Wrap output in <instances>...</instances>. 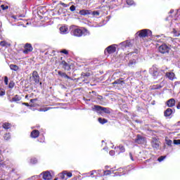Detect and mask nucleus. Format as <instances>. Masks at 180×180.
<instances>
[{
  "mask_svg": "<svg viewBox=\"0 0 180 180\" xmlns=\"http://www.w3.org/2000/svg\"><path fill=\"white\" fill-rule=\"evenodd\" d=\"M164 74H165V72H164V70H154L153 72V77L154 79H157V78H158V77H160V75H164Z\"/></svg>",
  "mask_w": 180,
  "mask_h": 180,
  "instance_id": "6",
  "label": "nucleus"
},
{
  "mask_svg": "<svg viewBox=\"0 0 180 180\" xmlns=\"http://www.w3.org/2000/svg\"><path fill=\"white\" fill-rule=\"evenodd\" d=\"M172 33L175 37H179L180 33L176 30L173 29Z\"/></svg>",
  "mask_w": 180,
  "mask_h": 180,
  "instance_id": "29",
  "label": "nucleus"
},
{
  "mask_svg": "<svg viewBox=\"0 0 180 180\" xmlns=\"http://www.w3.org/2000/svg\"><path fill=\"white\" fill-rule=\"evenodd\" d=\"M113 85H120V86H123V85H124V81L119 79H117L115 80L113 83H112Z\"/></svg>",
  "mask_w": 180,
  "mask_h": 180,
  "instance_id": "19",
  "label": "nucleus"
},
{
  "mask_svg": "<svg viewBox=\"0 0 180 180\" xmlns=\"http://www.w3.org/2000/svg\"><path fill=\"white\" fill-rule=\"evenodd\" d=\"M166 77H167V78H169V79L171 81H174L175 78V74L174 72H167Z\"/></svg>",
  "mask_w": 180,
  "mask_h": 180,
  "instance_id": "22",
  "label": "nucleus"
},
{
  "mask_svg": "<svg viewBox=\"0 0 180 180\" xmlns=\"http://www.w3.org/2000/svg\"><path fill=\"white\" fill-rule=\"evenodd\" d=\"M4 165V163H2L1 161H0V167H2Z\"/></svg>",
  "mask_w": 180,
  "mask_h": 180,
  "instance_id": "58",
  "label": "nucleus"
},
{
  "mask_svg": "<svg viewBox=\"0 0 180 180\" xmlns=\"http://www.w3.org/2000/svg\"><path fill=\"white\" fill-rule=\"evenodd\" d=\"M52 178H53V176H51V173H50V172L46 171L43 172V179L50 180Z\"/></svg>",
  "mask_w": 180,
  "mask_h": 180,
  "instance_id": "12",
  "label": "nucleus"
},
{
  "mask_svg": "<svg viewBox=\"0 0 180 180\" xmlns=\"http://www.w3.org/2000/svg\"><path fill=\"white\" fill-rule=\"evenodd\" d=\"M65 175L68 176V178H71V176H72V173L65 171Z\"/></svg>",
  "mask_w": 180,
  "mask_h": 180,
  "instance_id": "41",
  "label": "nucleus"
},
{
  "mask_svg": "<svg viewBox=\"0 0 180 180\" xmlns=\"http://www.w3.org/2000/svg\"><path fill=\"white\" fill-rule=\"evenodd\" d=\"M60 32L61 34H67L68 33V28L67 27H60Z\"/></svg>",
  "mask_w": 180,
  "mask_h": 180,
  "instance_id": "24",
  "label": "nucleus"
},
{
  "mask_svg": "<svg viewBox=\"0 0 180 180\" xmlns=\"http://www.w3.org/2000/svg\"><path fill=\"white\" fill-rule=\"evenodd\" d=\"M5 95V90L4 89H0V96H4Z\"/></svg>",
  "mask_w": 180,
  "mask_h": 180,
  "instance_id": "42",
  "label": "nucleus"
},
{
  "mask_svg": "<svg viewBox=\"0 0 180 180\" xmlns=\"http://www.w3.org/2000/svg\"><path fill=\"white\" fill-rule=\"evenodd\" d=\"M109 154H110V155H111L112 157L113 155H115V150H110L109 152Z\"/></svg>",
  "mask_w": 180,
  "mask_h": 180,
  "instance_id": "48",
  "label": "nucleus"
},
{
  "mask_svg": "<svg viewBox=\"0 0 180 180\" xmlns=\"http://www.w3.org/2000/svg\"><path fill=\"white\" fill-rule=\"evenodd\" d=\"M70 34L75 37H82V36H89L90 34L89 31H88V30L86 28L82 30L81 28L78 27L73 28L71 30Z\"/></svg>",
  "mask_w": 180,
  "mask_h": 180,
  "instance_id": "1",
  "label": "nucleus"
},
{
  "mask_svg": "<svg viewBox=\"0 0 180 180\" xmlns=\"http://www.w3.org/2000/svg\"><path fill=\"white\" fill-rule=\"evenodd\" d=\"M60 53H62L63 54H65L66 56H68V51H67V49H63V50L60 51Z\"/></svg>",
  "mask_w": 180,
  "mask_h": 180,
  "instance_id": "43",
  "label": "nucleus"
},
{
  "mask_svg": "<svg viewBox=\"0 0 180 180\" xmlns=\"http://www.w3.org/2000/svg\"><path fill=\"white\" fill-rule=\"evenodd\" d=\"M105 168H109V166H106Z\"/></svg>",
  "mask_w": 180,
  "mask_h": 180,
  "instance_id": "64",
  "label": "nucleus"
},
{
  "mask_svg": "<svg viewBox=\"0 0 180 180\" xmlns=\"http://www.w3.org/2000/svg\"><path fill=\"white\" fill-rule=\"evenodd\" d=\"M116 51V47H115L113 45L109 46L107 47L105 50V53H108V54H112Z\"/></svg>",
  "mask_w": 180,
  "mask_h": 180,
  "instance_id": "9",
  "label": "nucleus"
},
{
  "mask_svg": "<svg viewBox=\"0 0 180 180\" xmlns=\"http://www.w3.org/2000/svg\"><path fill=\"white\" fill-rule=\"evenodd\" d=\"M1 9H2L3 11H6V9H9V6H5V5H4V4H2V5L1 6Z\"/></svg>",
  "mask_w": 180,
  "mask_h": 180,
  "instance_id": "40",
  "label": "nucleus"
},
{
  "mask_svg": "<svg viewBox=\"0 0 180 180\" xmlns=\"http://www.w3.org/2000/svg\"><path fill=\"white\" fill-rule=\"evenodd\" d=\"M32 78L35 84H39V82H40V76L39 75V73L37 72V71L34 70L32 72Z\"/></svg>",
  "mask_w": 180,
  "mask_h": 180,
  "instance_id": "8",
  "label": "nucleus"
},
{
  "mask_svg": "<svg viewBox=\"0 0 180 180\" xmlns=\"http://www.w3.org/2000/svg\"><path fill=\"white\" fill-rule=\"evenodd\" d=\"M58 75H60V77H61L62 78H65L66 79H71V78L70 77V76H68L67 74L65 72H63L61 71H58Z\"/></svg>",
  "mask_w": 180,
  "mask_h": 180,
  "instance_id": "20",
  "label": "nucleus"
},
{
  "mask_svg": "<svg viewBox=\"0 0 180 180\" xmlns=\"http://www.w3.org/2000/svg\"><path fill=\"white\" fill-rule=\"evenodd\" d=\"M136 34L142 39L144 37H151V36H153V32L150 30L144 29L139 31Z\"/></svg>",
  "mask_w": 180,
  "mask_h": 180,
  "instance_id": "3",
  "label": "nucleus"
},
{
  "mask_svg": "<svg viewBox=\"0 0 180 180\" xmlns=\"http://www.w3.org/2000/svg\"><path fill=\"white\" fill-rule=\"evenodd\" d=\"M177 109H180V103H179L176 106Z\"/></svg>",
  "mask_w": 180,
  "mask_h": 180,
  "instance_id": "57",
  "label": "nucleus"
},
{
  "mask_svg": "<svg viewBox=\"0 0 180 180\" xmlns=\"http://www.w3.org/2000/svg\"><path fill=\"white\" fill-rule=\"evenodd\" d=\"M60 65H62L63 68H64V70H65L66 71H70V70H71V66L70 65V64L65 62V60H63L60 63Z\"/></svg>",
  "mask_w": 180,
  "mask_h": 180,
  "instance_id": "13",
  "label": "nucleus"
},
{
  "mask_svg": "<svg viewBox=\"0 0 180 180\" xmlns=\"http://www.w3.org/2000/svg\"><path fill=\"white\" fill-rule=\"evenodd\" d=\"M92 16H99V11H91V14Z\"/></svg>",
  "mask_w": 180,
  "mask_h": 180,
  "instance_id": "33",
  "label": "nucleus"
},
{
  "mask_svg": "<svg viewBox=\"0 0 180 180\" xmlns=\"http://www.w3.org/2000/svg\"><path fill=\"white\" fill-rule=\"evenodd\" d=\"M54 180H58V178H56V179H54Z\"/></svg>",
  "mask_w": 180,
  "mask_h": 180,
  "instance_id": "63",
  "label": "nucleus"
},
{
  "mask_svg": "<svg viewBox=\"0 0 180 180\" xmlns=\"http://www.w3.org/2000/svg\"><path fill=\"white\" fill-rule=\"evenodd\" d=\"M59 176L61 179H65V171H63L61 173H60Z\"/></svg>",
  "mask_w": 180,
  "mask_h": 180,
  "instance_id": "35",
  "label": "nucleus"
},
{
  "mask_svg": "<svg viewBox=\"0 0 180 180\" xmlns=\"http://www.w3.org/2000/svg\"><path fill=\"white\" fill-rule=\"evenodd\" d=\"M120 46H122V49H127V47H131V42L130 40H127L125 41L121 42Z\"/></svg>",
  "mask_w": 180,
  "mask_h": 180,
  "instance_id": "10",
  "label": "nucleus"
},
{
  "mask_svg": "<svg viewBox=\"0 0 180 180\" xmlns=\"http://www.w3.org/2000/svg\"><path fill=\"white\" fill-rule=\"evenodd\" d=\"M117 171H122V168L117 169Z\"/></svg>",
  "mask_w": 180,
  "mask_h": 180,
  "instance_id": "60",
  "label": "nucleus"
},
{
  "mask_svg": "<svg viewBox=\"0 0 180 180\" xmlns=\"http://www.w3.org/2000/svg\"><path fill=\"white\" fill-rule=\"evenodd\" d=\"M39 136H40V131H39V130H37V129L32 130L30 134L31 139H37V137H39Z\"/></svg>",
  "mask_w": 180,
  "mask_h": 180,
  "instance_id": "11",
  "label": "nucleus"
},
{
  "mask_svg": "<svg viewBox=\"0 0 180 180\" xmlns=\"http://www.w3.org/2000/svg\"><path fill=\"white\" fill-rule=\"evenodd\" d=\"M167 105L168 108H173V106H175V99L174 98H170L167 101Z\"/></svg>",
  "mask_w": 180,
  "mask_h": 180,
  "instance_id": "15",
  "label": "nucleus"
},
{
  "mask_svg": "<svg viewBox=\"0 0 180 180\" xmlns=\"http://www.w3.org/2000/svg\"><path fill=\"white\" fill-rule=\"evenodd\" d=\"M50 109H52V108L46 107L44 108H40L39 112H47V110H50Z\"/></svg>",
  "mask_w": 180,
  "mask_h": 180,
  "instance_id": "34",
  "label": "nucleus"
},
{
  "mask_svg": "<svg viewBox=\"0 0 180 180\" xmlns=\"http://www.w3.org/2000/svg\"><path fill=\"white\" fill-rule=\"evenodd\" d=\"M22 100V97H20L19 95H15L12 100H10V102H19L20 101Z\"/></svg>",
  "mask_w": 180,
  "mask_h": 180,
  "instance_id": "23",
  "label": "nucleus"
},
{
  "mask_svg": "<svg viewBox=\"0 0 180 180\" xmlns=\"http://www.w3.org/2000/svg\"><path fill=\"white\" fill-rule=\"evenodd\" d=\"M158 50L161 54H169L171 51V46L163 44L159 46Z\"/></svg>",
  "mask_w": 180,
  "mask_h": 180,
  "instance_id": "4",
  "label": "nucleus"
},
{
  "mask_svg": "<svg viewBox=\"0 0 180 180\" xmlns=\"http://www.w3.org/2000/svg\"><path fill=\"white\" fill-rule=\"evenodd\" d=\"M127 4L129 6H133V5H136V3H134V0H127Z\"/></svg>",
  "mask_w": 180,
  "mask_h": 180,
  "instance_id": "31",
  "label": "nucleus"
},
{
  "mask_svg": "<svg viewBox=\"0 0 180 180\" xmlns=\"http://www.w3.org/2000/svg\"><path fill=\"white\" fill-rule=\"evenodd\" d=\"M165 158H167V156H160L159 158H158V161L159 162H162Z\"/></svg>",
  "mask_w": 180,
  "mask_h": 180,
  "instance_id": "37",
  "label": "nucleus"
},
{
  "mask_svg": "<svg viewBox=\"0 0 180 180\" xmlns=\"http://www.w3.org/2000/svg\"><path fill=\"white\" fill-rule=\"evenodd\" d=\"M173 110H172V109H171V108H167L165 111V112H164V116L165 117H169V116H171L172 115V113H173Z\"/></svg>",
  "mask_w": 180,
  "mask_h": 180,
  "instance_id": "16",
  "label": "nucleus"
},
{
  "mask_svg": "<svg viewBox=\"0 0 180 180\" xmlns=\"http://www.w3.org/2000/svg\"><path fill=\"white\" fill-rule=\"evenodd\" d=\"M2 33V22H0V34Z\"/></svg>",
  "mask_w": 180,
  "mask_h": 180,
  "instance_id": "51",
  "label": "nucleus"
},
{
  "mask_svg": "<svg viewBox=\"0 0 180 180\" xmlns=\"http://www.w3.org/2000/svg\"><path fill=\"white\" fill-rule=\"evenodd\" d=\"M124 174H126V173H124V174H119V172H116V173H115V176H122V175H124Z\"/></svg>",
  "mask_w": 180,
  "mask_h": 180,
  "instance_id": "46",
  "label": "nucleus"
},
{
  "mask_svg": "<svg viewBox=\"0 0 180 180\" xmlns=\"http://www.w3.org/2000/svg\"><path fill=\"white\" fill-rule=\"evenodd\" d=\"M111 174L110 170L104 171V175H110Z\"/></svg>",
  "mask_w": 180,
  "mask_h": 180,
  "instance_id": "44",
  "label": "nucleus"
},
{
  "mask_svg": "<svg viewBox=\"0 0 180 180\" xmlns=\"http://www.w3.org/2000/svg\"><path fill=\"white\" fill-rule=\"evenodd\" d=\"M34 101H36V99H31L30 100L31 103H33L34 102Z\"/></svg>",
  "mask_w": 180,
  "mask_h": 180,
  "instance_id": "55",
  "label": "nucleus"
},
{
  "mask_svg": "<svg viewBox=\"0 0 180 180\" xmlns=\"http://www.w3.org/2000/svg\"><path fill=\"white\" fill-rule=\"evenodd\" d=\"M152 147L155 150H158L160 148V143H158V141H153Z\"/></svg>",
  "mask_w": 180,
  "mask_h": 180,
  "instance_id": "21",
  "label": "nucleus"
},
{
  "mask_svg": "<svg viewBox=\"0 0 180 180\" xmlns=\"http://www.w3.org/2000/svg\"><path fill=\"white\" fill-rule=\"evenodd\" d=\"M15 86V82H13V81L10 82L9 84H8V88L10 89H13V87Z\"/></svg>",
  "mask_w": 180,
  "mask_h": 180,
  "instance_id": "36",
  "label": "nucleus"
},
{
  "mask_svg": "<svg viewBox=\"0 0 180 180\" xmlns=\"http://www.w3.org/2000/svg\"><path fill=\"white\" fill-rule=\"evenodd\" d=\"M1 46H5V41H1L0 43Z\"/></svg>",
  "mask_w": 180,
  "mask_h": 180,
  "instance_id": "53",
  "label": "nucleus"
},
{
  "mask_svg": "<svg viewBox=\"0 0 180 180\" xmlns=\"http://www.w3.org/2000/svg\"><path fill=\"white\" fill-rule=\"evenodd\" d=\"M79 14L82 15V16H86V15H91V10H81L79 11Z\"/></svg>",
  "mask_w": 180,
  "mask_h": 180,
  "instance_id": "17",
  "label": "nucleus"
},
{
  "mask_svg": "<svg viewBox=\"0 0 180 180\" xmlns=\"http://www.w3.org/2000/svg\"><path fill=\"white\" fill-rule=\"evenodd\" d=\"M10 69L12 71H18V70H19V66L16 65L11 64V65H10Z\"/></svg>",
  "mask_w": 180,
  "mask_h": 180,
  "instance_id": "25",
  "label": "nucleus"
},
{
  "mask_svg": "<svg viewBox=\"0 0 180 180\" xmlns=\"http://www.w3.org/2000/svg\"><path fill=\"white\" fill-rule=\"evenodd\" d=\"M134 142L136 144H144L146 143V138H144L143 136L138 134L136 136V138L135 139Z\"/></svg>",
  "mask_w": 180,
  "mask_h": 180,
  "instance_id": "5",
  "label": "nucleus"
},
{
  "mask_svg": "<svg viewBox=\"0 0 180 180\" xmlns=\"http://www.w3.org/2000/svg\"><path fill=\"white\" fill-rule=\"evenodd\" d=\"M3 129H5L6 130H8L11 129V124L8 122H5L3 124Z\"/></svg>",
  "mask_w": 180,
  "mask_h": 180,
  "instance_id": "26",
  "label": "nucleus"
},
{
  "mask_svg": "<svg viewBox=\"0 0 180 180\" xmlns=\"http://www.w3.org/2000/svg\"><path fill=\"white\" fill-rule=\"evenodd\" d=\"M76 7L75 6L72 5L70 7V10L71 11V12H74V11H75Z\"/></svg>",
  "mask_w": 180,
  "mask_h": 180,
  "instance_id": "45",
  "label": "nucleus"
},
{
  "mask_svg": "<svg viewBox=\"0 0 180 180\" xmlns=\"http://www.w3.org/2000/svg\"><path fill=\"white\" fill-rule=\"evenodd\" d=\"M4 140H6V141H8V140H11V133H6V134L4 136Z\"/></svg>",
  "mask_w": 180,
  "mask_h": 180,
  "instance_id": "28",
  "label": "nucleus"
},
{
  "mask_svg": "<svg viewBox=\"0 0 180 180\" xmlns=\"http://www.w3.org/2000/svg\"><path fill=\"white\" fill-rule=\"evenodd\" d=\"M98 122L101 124H105V123H108V120L105 118L99 117Z\"/></svg>",
  "mask_w": 180,
  "mask_h": 180,
  "instance_id": "27",
  "label": "nucleus"
},
{
  "mask_svg": "<svg viewBox=\"0 0 180 180\" xmlns=\"http://www.w3.org/2000/svg\"><path fill=\"white\" fill-rule=\"evenodd\" d=\"M92 110L96 112L98 115H102L103 112L108 115L110 114V108L102 107L101 105H94Z\"/></svg>",
  "mask_w": 180,
  "mask_h": 180,
  "instance_id": "2",
  "label": "nucleus"
},
{
  "mask_svg": "<svg viewBox=\"0 0 180 180\" xmlns=\"http://www.w3.org/2000/svg\"><path fill=\"white\" fill-rule=\"evenodd\" d=\"M25 18V15H13L11 16H10L11 20H13V22H18V20H20V18Z\"/></svg>",
  "mask_w": 180,
  "mask_h": 180,
  "instance_id": "14",
  "label": "nucleus"
},
{
  "mask_svg": "<svg viewBox=\"0 0 180 180\" xmlns=\"http://www.w3.org/2000/svg\"><path fill=\"white\" fill-rule=\"evenodd\" d=\"M92 94H94V95H95L96 94V92L92 91Z\"/></svg>",
  "mask_w": 180,
  "mask_h": 180,
  "instance_id": "62",
  "label": "nucleus"
},
{
  "mask_svg": "<svg viewBox=\"0 0 180 180\" xmlns=\"http://www.w3.org/2000/svg\"><path fill=\"white\" fill-rule=\"evenodd\" d=\"M22 105H25V106H27V107L30 106V105H29V103H22Z\"/></svg>",
  "mask_w": 180,
  "mask_h": 180,
  "instance_id": "52",
  "label": "nucleus"
},
{
  "mask_svg": "<svg viewBox=\"0 0 180 180\" xmlns=\"http://www.w3.org/2000/svg\"><path fill=\"white\" fill-rule=\"evenodd\" d=\"M97 99H98V101H102V99H103V97H102V96H98Z\"/></svg>",
  "mask_w": 180,
  "mask_h": 180,
  "instance_id": "50",
  "label": "nucleus"
},
{
  "mask_svg": "<svg viewBox=\"0 0 180 180\" xmlns=\"http://www.w3.org/2000/svg\"><path fill=\"white\" fill-rule=\"evenodd\" d=\"M174 144H175L176 146H179L180 144V139H174L173 141Z\"/></svg>",
  "mask_w": 180,
  "mask_h": 180,
  "instance_id": "39",
  "label": "nucleus"
},
{
  "mask_svg": "<svg viewBox=\"0 0 180 180\" xmlns=\"http://www.w3.org/2000/svg\"><path fill=\"white\" fill-rule=\"evenodd\" d=\"M129 56H131V53H129L125 57V58H129Z\"/></svg>",
  "mask_w": 180,
  "mask_h": 180,
  "instance_id": "56",
  "label": "nucleus"
},
{
  "mask_svg": "<svg viewBox=\"0 0 180 180\" xmlns=\"http://www.w3.org/2000/svg\"><path fill=\"white\" fill-rule=\"evenodd\" d=\"M4 84L6 85H8V77L6 76L4 77Z\"/></svg>",
  "mask_w": 180,
  "mask_h": 180,
  "instance_id": "47",
  "label": "nucleus"
},
{
  "mask_svg": "<svg viewBox=\"0 0 180 180\" xmlns=\"http://www.w3.org/2000/svg\"><path fill=\"white\" fill-rule=\"evenodd\" d=\"M129 158L131 160V161H134V158H133V155H131V153H129Z\"/></svg>",
  "mask_w": 180,
  "mask_h": 180,
  "instance_id": "49",
  "label": "nucleus"
},
{
  "mask_svg": "<svg viewBox=\"0 0 180 180\" xmlns=\"http://www.w3.org/2000/svg\"><path fill=\"white\" fill-rule=\"evenodd\" d=\"M85 77H89V73H86V74L85 75Z\"/></svg>",
  "mask_w": 180,
  "mask_h": 180,
  "instance_id": "59",
  "label": "nucleus"
},
{
  "mask_svg": "<svg viewBox=\"0 0 180 180\" xmlns=\"http://www.w3.org/2000/svg\"><path fill=\"white\" fill-rule=\"evenodd\" d=\"M136 64H137V60H136L135 59H130L128 63V66L133 68V67H136Z\"/></svg>",
  "mask_w": 180,
  "mask_h": 180,
  "instance_id": "18",
  "label": "nucleus"
},
{
  "mask_svg": "<svg viewBox=\"0 0 180 180\" xmlns=\"http://www.w3.org/2000/svg\"><path fill=\"white\" fill-rule=\"evenodd\" d=\"M118 147L120 149V153H118V154L120 153H124V151H126V149L124 148V146H123V145H120Z\"/></svg>",
  "mask_w": 180,
  "mask_h": 180,
  "instance_id": "32",
  "label": "nucleus"
},
{
  "mask_svg": "<svg viewBox=\"0 0 180 180\" xmlns=\"http://www.w3.org/2000/svg\"><path fill=\"white\" fill-rule=\"evenodd\" d=\"M95 172H96V170H93L92 172H91V175H94Z\"/></svg>",
  "mask_w": 180,
  "mask_h": 180,
  "instance_id": "54",
  "label": "nucleus"
},
{
  "mask_svg": "<svg viewBox=\"0 0 180 180\" xmlns=\"http://www.w3.org/2000/svg\"><path fill=\"white\" fill-rule=\"evenodd\" d=\"M166 144L168 146H172V141L171 139H165Z\"/></svg>",
  "mask_w": 180,
  "mask_h": 180,
  "instance_id": "38",
  "label": "nucleus"
},
{
  "mask_svg": "<svg viewBox=\"0 0 180 180\" xmlns=\"http://www.w3.org/2000/svg\"><path fill=\"white\" fill-rule=\"evenodd\" d=\"M31 51H33V46L30 44H26L23 50L24 54H28Z\"/></svg>",
  "mask_w": 180,
  "mask_h": 180,
  "instance_id": "7",
  "label": "nucleus"
},
{
  "mask_svg": "<svg viewBox=\"0 0 180 180\" xmlns=\"http://www.w3.org/2000/svg\"><path fill=\"white\" fill-rule=\"evenodd\" d=\"M30 162V164H32V165L37 164L38 162L37 158H32Z\"/></svg>",
  "mask_w": 180,
  "mask_h": 180,
  "instance_id": "30",
  "label": "nucleus"
},
{
  "mask_svg": "<svg viewBox=\"0 0 180 180\" xmlns=\"http://www.w3.org/2000/svg\"><path fill=\"white\" fill-rule=\"evenodd\" d=\"M174 10L170 11V13H173Z\"/></svg>",
  "mask_w": 180,
  "mask_h": 180,
  "instance_id": "61",
  "label": "nucleus"
}]
</instances>
